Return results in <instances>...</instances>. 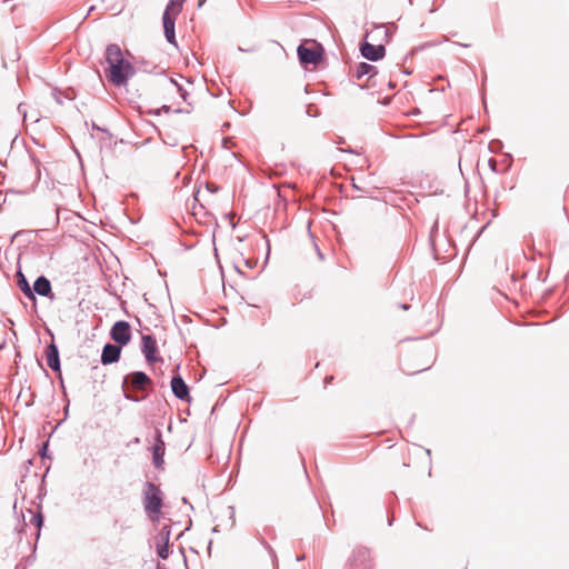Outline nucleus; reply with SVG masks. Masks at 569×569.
Instances as JSON below:
<instances>
[{
  "label": "nucleus",
  "instance_id": "nucleus-24",
  "mask_svg": "<svg viewBox=\"0 0 569 569\" xmlns=\"http://www.w3.org/2000/svg\"><path fill=\"white\" fill-rule=\"evenodd\" d=\"M317 251H318V256H319V258H320V259H322V258H323V257H322V253L320 252V250H319L318 248H317Z\"/></svg>",
  "mask_w": 569,
  "mask_h": 569
},
{
  "label": "nucleus",
  "instance_id": "nucleus-4",
  "mask_svg": "<svg viewBox=\"0 0 569 569\" xmlns=\"http://www.w3.org/2000/svg\"><path fill=\"white\" fill-rule=\"evenodd\" d=\"M184 1L186 0H170L162 16L164 37L167 41L173 46H177L174 32L176 18L181 12Z\"/></svg>",
  "mask_w": 569,
  "mask_h": 569
},
{
  "label": "nucleus",
  "instance_id": "nucleus-17",
  "mask_svg": "<svg viewBox=\"0 0 569 569\" xmlns=\"http://www.w3.org/2000/svg\"><path fill=\"white\" fill-rule=\"evenodd\" d=\"M357 557L361 558V563H360L361 568L360 569H368L369 566L366 562L367 558H368V551L367 550H358Z\"/></svg>",
  "mask_w": 569,
  "mask_h": 569
},
{
  "label": "nucleus",
  "instance_id": "nucleus-13",
  "mask_svg": "<svg viewBox=\"0 0 569 569\" xmlns=\"http://www.w3.org/2000/svg\"><path fill=\"white\" fill-rule=\"evenodd\" d=\"M121 353V348L119 346L107 343L101 353V362L102 365H111L119 360Z\"/></svg>",
  "mask_w": 569,
  "mask_h": 569
},
{
  "label": "nucleus",
  "instance_id": "nucleus-2",
  "mask_svg": "<svg viewBox=\"0 0 569 569\" xmlns=\"http://www.w3.org/2000/svg\"><path fill=\"white\" fill-rule=\"evenodd\" d=\"M142 505L144 512L152 521H159L163 507V492L159 486L147 481L142 490Z\"/></svg>",
  "mask_w": 569,
  "mask_h": 569
},
{
  "label": "nucleus",
  "instance_id": "nucleus-5",
  "mask_svg": "<svg viewBox=\"0 0 569 569\" xmlns=\"http://www.w3.org/2000/svg\"><path fill=\"white\" fill-rule=\"evenodd\" d=\"M110 336L114 342L127 345L131 339L130 325L127 321H117L111 328Z\"/></svg>",
  "mask_w": 569,
  "mask_h": 569
},
{
  "label": "nucleus",
  "instance_id": "nucleus-23",
  "mask_svg": "<svg viewBox=\"0 0 569 569\" xmlns=\"http://www.w3.org/2000/svg\"><path fill=\"white\" fill-rule=\"evenodd\" d=\"M388 86H389L390 88H395V87H396V84H395L392 81H389V82H388Z\"/></svg>",
  "mask_w": 569,
  "mask_h": 569
},
{
  "label": "nucleus",
  "instance_id": "nucleus-18",
  "mask_svg": "<svg viewBox=\"0 0 569 569\" xmlns=\"http://www.w3.org/2000/svg\"><path fill=\"white\" fill-rule=\"evenodd\" d=\"M157 552H158V556H159L160 558H162V559H167V558H168V543H167V542H164V545H163V546L158 547Z\"/></svg>",
  "mask_w": 569,
  "mask_h": 569
},
{
  "label": "nucleus",
  "instance_id": "nucleus-8",
  "mask_svg": "<svg viewBox=\"0 0 569 569\" xmlns=\"http://www.w3.org/2000/svg\"><path fill=\"white\" fill-rule=\"evenodd\" d=\"M157 341L151 335H144L142 336V352L146 357V360L149 363H154L160 360V358L157 357Z\"/></svg>",
  "mask_w": 569,
  "mask_h": 569
},
{
  "label": "nucleus",
  "instance_id": "nucleus-9",
  "mask_svg": "<svg viewBox=\"0 0 569 569\" xmlns=\"http://www.w3.org/2000/svg\"><path fill=\"white\" fill-rule=\"evenodd\" d=\"M171 389H172L173 395L179 400L190 402L191 398H190L189 387L184 382V380L182 379L181 376L178 375V376L172 377Z\"/></svg>",
  "mask_w": 569,
  "mask_h": 569
},
{
  "label": "nucleus",
  "instance_id": "nucleus-14",
  "mask_svg": "<svg viewBox=\"0 0 569 569\" xmlns=\"http://www.w3.org/2000/svg\"><path fill=\"white\" fill-rule=\"evenodd\" d=\"M352 74L357 80L362 79L365 76L368 77V80H371L378 74V71L375 66L367 62H360L352 69Z\"/></svg>",
  "mask_w": 569,
  "mask_h": 569
},
{
  "label": "nucleus",
  "instance_id": "nucleus-19",
  "mask_svg": "<svg viewBox=\"0 0 569 569\" xmlns=\"http://www.w3.org/2000/svg\"><path fill=\"white\" fill-rule=\"evenodd\" d=\"M170 82H172L174 86L178 87L181 98H183L186 100V94H187L186 91L182 90V88L173 79H170Z\"/></svg>",
  "mask_w": 569,
  "mask_h": 569
},
{
  "label": "nucleus",
  "instance_id": "nucleus-21",
  "mask_svg": "<svg viewBox=\"0 0 569 569\" xmlns=\"http://www.w3.org/2000/svg\"><path fill=\"white\" fill-rule=\"evenodd\" d=\"M399 307H400L402 310H408V309L410 308V306H409V305H406V303L400 305Z\"/></svg>",
  "mask_w": 569,
  "mask_h": 569
},
{
  "label": "nucleus",
  "instance_id": "nucleus-16",
  "mask_svg": "<svg viewBox=\"0 0 569 569\" xmlns=\"http://www.w3.org/2000/svg\"><path fill=\"white\" fill-rule=\"evenodd\" d=\"M28 511L31 515L30 523L33 525L36 528H38V530H40L42 522H43L41 512L33 513L32 510H30V509Z\"/></svg>",
  "mask_w": 569,
  "mask_h": 569
},
{
  "label": "nucleus",
  "instance_id": "nucleus-26",
  "mask_svg": "<svg viewBox=\"0 0 569 569\" xmlns=\"http://www.w3.org/2000/svg\"><path fill=\"white\" fill-rule=\"evenodd\" d=\"M204 1H206V0H200V1H199V7H201V6H202V3H203Z\"/></svg>",
  "mask_w": 569,
  "mask_h": 569
},
{
  "label": "nucleus",
  "instance_id": "nucleus-15",
  "mask_svg": "<svg viewBox=\"0 0 569 569\" xmlns=\"http://www.w3.org/2000/svg\"><path fill=\"white\" fill-rule=\"evenodd\" d=\"M17 277V284L18 287L20 288V290L29 298V299H32V300H36V297H34V293L26 278V276L23 274V272L21 270H19L16 274Z\"/></svg>",
  "mask_w": 569,
  "mask_h": 569
},
{
  "label": "nucleus",
  "instance_id": "nucleus-10",
  "mask_svg": "<svg viewBox=\"0 0 569 569\" xmlns=\"http://www.w3.org/2000/svg\"><path fill=\"white\" fill-rule=\"evenodd\" d=\"M361 54L370 60V61H378L382 59L386 54V49L381 44H371L369 42H365L361 44L360 48Z\"/></svg>",
  "mask_w": 569,
  "mask_h": 569
},
{
  "label": "nucleus",
  "instance_id": "nucleus-11",
  "mask_svg": "<svg viewBox=\"0 0 569 569\" xmlns=\"http://www.w3.org/2000/svg\"><path fill=\"white\" fill-rule=\"evenodd\" d=\"M46 359H47V365L51 370H53L56 372H60L61 363H60L59 349L53 340L46 348Z\"/></svg>",
  "mask_w": 569,
  "mask_h": 569
},
{
  "label": "nucleus",
  "instance_id": "nucleus-6",
  "mask_svg": "<svg viewBox=\"0 0 569 569\" xmlns=\"http://www.w3.org/2000/svg\"><path fill=\"white\" fill-rule=\"evenodd\" d=\"M164 450L166 445L162 440V432L160 429L156 430V442L152 446V462L157 469H162L164 465Z\"/></svg>",
  "mask_w": 569,
  "mask_h": 569
},
{
  "label": "nucleus",
  "instance_id": "nucleus-3",
  "mask_svg": "<svg viewBox=\"0 0 569 569\" xmlns=\"http://www.w3.org/2000/svg\"><path fill=\"white\" fill-rule=\"evenodd\" d=\"M123 386H128L124 389V398L134 402L141 401L144 397H138L133 391H146L152 386V380L142 371H134L124 377Z\"/></svg>",
  "mask_w": 569,
  "mask_h": 569
},
{
  "label": "nucleus",
  "instance_id": "nucleus-1",
  "mask_svg": "<svg viewBox=\"0 0 569 569\" xmlns=\"http://www.w3.org/2000/svg\"><path fill=\"white\" fill-rule=\"evenodd\" d=\"M106 61L109 64L107 78L114 86H126L134 74L133 66L123 58L118 44L112 43L107 47Z\"/></svg>",
  "mask_w": 569,
  "mask_h": 569
},
{
  "label": "nucleus",
  "instance_id": "nucleus-12",
  "mask_svg": "<svg viewBox=\"0 0 569 569\" xmlns=\"http://www.w3.org/2000/svg\"><path fill=\"white\" fill-rule=\"evenodd\" d=\"M32 291L33 293L36 292L37 295L50 298L51 300L54 298V295L52 293L51 282L44 276H40L36 279Z\"/></svg>",
  "mask_w": 569,
  "mask_h": 569
},
{
  "label": "nucleus",
  "instance_id": "nucleus-22",
  "mask_svg": "<svg viewBox=\"0 0 569 569\" xmlns=\"http://www.w3.org/2000/svg\"><path fill=\"white\" fill-rule=\"evenodd\" d=\"M332 379H333V377H332V376H330V377H327V378L325 379V383H328V382H330V381H331Z\"/></svg>",
  "mask_w": 569,
  "mask_h": 569
},
{
  "label": "nucleus",
  "instance_id": "nucleus-20",
  "mask_svg": "<svg viewBox=\"0 0 569 569\" xmlns=\"http://www.w3.org/2000/svg\"><path fill=\"white\" fill-rule=\"evenodd\" d=\"M169 533L170 531L167 529V527H164L161 531V535L162 537L164 538L166 542L168 543V540H169Z\"/></svg>",
  "mask_w": 569,
  "mask_h": 569
},
{
  "label": "nucleus",
  "instance_id": "nucleus-25",
  "mask_svg": "<svg viewBox=\"0 0 569 569\" xmlns=\"http://www.w3.org/2000/svg\"><path fill=\"white\" fill-rule=\"evenodd\" d=\"M264 545L271 552H273L272 549L270 548V545H268L267 542H264Z\"/></svg>",
  "mask_w": 569,
  "mask_h": 569
},
{
  "label": "nucleus",
  "instance_id": "nucleus-7",
  "mask_svg": "<svg viewBox=\"0 0 569 569\" xmlns=\"http://www.w3.org/2000/svg\"><path fill=\"white\" fill-rule=\"evenodd\" d=\"M298 57L301 64H317L322 58V53L318 49L307 48L302 44L298 47Z\"/></svg>",
  "mask_w": 569,
  "mask_h": 569
}]
</instances>
